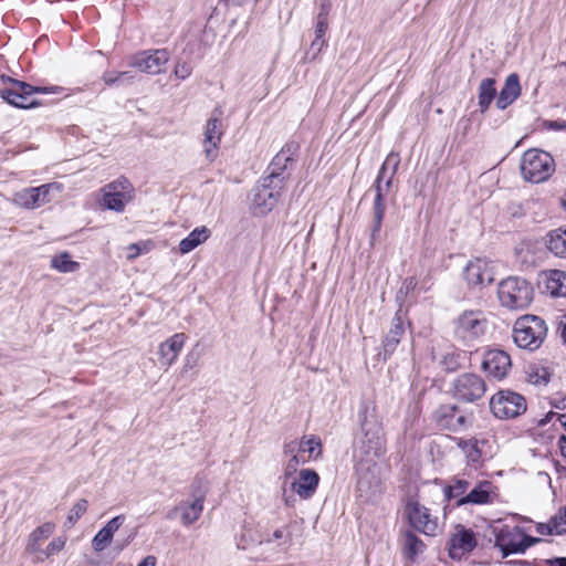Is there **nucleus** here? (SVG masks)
I'll use <instances>...</instances> for the list:
<instances>
[{
	"mask_svg": "<svg viewBox=\"0 0 566 566\" xmlns=\"http://www.w3.org/2000/svg\"><path fill=\"white\" fill-rule=\"evenodd\" d=\"M360 432L355 440V459H380L386 452V439L380 419L367 408L359 413Z\"/></svg>",
	"mask_w": 566,
	"mask_h": 566,
	"instance_id": "nucleus-1",
	"label": "nucleus"
},
{
	"mask_svg": "<svg viewBox=\"0 0 566 566\" xmlns=\"http://www.w3.org/2000/svg\"><path fill=\"white\" fill-rule=\"evenodd\" d=\"M546 335V323L538 316L524 315L515 321L513 339L520 348L534 352L541 347Z\"/></svg>",
	"mask_w": 566,
	"mask_h": 566,
	"instance_id": "nucleus-2",
	"label": "nucleus"
},
{
	"mask_svg": "<svg viewBox=\"0 0 566 566\" xmlns=\"http://www.w3.org/2000/svg\"><path fill=\"white\" fill-rule=\"evenodd\" d=\"M555 167V160L551 154L535 148L523 154L520 165L524 180L532 184L546 181L554 174Z\"/></svg>",
	"mask_w": 566,
	"mask_h": 566,
	"instance_id": "nucleus-3",
	"label": "nucleus"
},
{
	"mask_svg": "<svg viewBox=\"0 0 566 566\" xmlns=\"http://www.w3.org/2000/svg\"><path fill=\"white\" fill-rule=\"evenodd\" d=\"M533 287L522 277L510 276L502 280L497 287L500 303L510 310H524L533 301Z\"/></svg>",
	"mask_w": 566,
	"mask_h": 566,
	"instance_id": "nucleus-4",
	"label": "nucleus"
},
{
	"mask_svg": "<svg viewBox=\"0 0 566 566\" xmlns=\"http://www.w3.org/2000/svg\"><path fill=\"white\" fill-rule=\"evenodd\" d=\"M400 158L397 153H389L382 163L370 190L375 192L373 212L386 213V199L392 187V179L398 170Z\"/></svg>",
	"mask_w": 566,
	"mask_h": 566,
	"instance_id": "nucleus-5",
	"label": "nucleus"
},
{
	"mask_svg": "<svg viewBox=\"0 0 566 566\" xmlns=\"http://www.w3.org/2000/svg\"><path fill=\"white\" fill-rule=\"evenodd\" d=\"M357 460V492L359 497L371 501L381 493L382 476L379 459H356Z\"/></svg>",
	"mask_w": 566,
	"mask_h": 566,
	"instance_id": "nucleus-6",
	"label": "nucleus"
},
{
	"mask_svg": "<svg viewBox=\"0 0 566 566\" xmlns=\"http://www.w3.org/2000/svg\"><path fill=\"white\" fill-rule=\"evenodd\" d=\"M488 319L480 311H465L454 322V336L464 345L471 346L486 333Z\"/></svg>",
	"mask_w": 566,
	"mask_h": 566,
	"instance_id": "nucleus-7",
	"label": "nucleus"
},
{
	"mask_svg": "<svg viewBox=\"0 0 566 566\" xmlns=\"http://www.w3.org/2000/svg\"><path fill=\"white\" fill-rule=\"evenodd\" d=\"M11 86L1 90V97L9 104L19 108L36 107L40 103L33 98L35 93H53V88L33 86L25 82L9 78Z\"/></svg>",
	"mask_w": 566,
	"mask_h": 566,
	"instance_id": "nucleus-8",
	"label": "nucleus"
},
{
	"mask_svg": "<svg viewBox=\"0 0 566 566\" xmlns=\"http://www.w3.org/2000/svg\"><path fill=\"white\" fill-rule=\"evenodd\" d=\"M490 409L496 418H515L526 410V401L520 394L510 390L500 391L491 398Z\"/></svg>",
	"mask_w": 566,
	"mask_h": 566,
	"instance_id": "nucleus-9",
	"label": "nucleus"
},
{
	"mask_svg": "<svg viewBox=\"0 0 566 566\" xmlns=\"http://www.w3.org/2000/svg\"><path fill=\"white\" fill-rule=\"evenodd\" d=\"M103 197L101 205L116 212H123L126 203L132 201L134 196V188L132 184L125 179H118L106 185L103 189Z\"/></svg>",
	"mask_w": 566,
	"mask_h": 566,
	"instance_id": "nucleus-10",
	"label": "nucleus"
},
{
	"mask_svg": "<svg viewBox=\"0 0 566 566\" xmlns=\"http://www.w3.org/2000/svg\"><path fill=\"white\" fill-rule=\"evenodd\" d=\"M283 187L277 181L273 182L269 178H261L254 189L252 200L255 213L266 214L272 211L281 198Z\"/></svg>",
	"mask_w": 566,
	"mask_h": 566,
	"instance_id": "nucleus-11",
	"label": "nucleus"
},
{
	"mask_svg": "<svg viewBox=\"0 0 566 566\" xmlns=\"http://www.w3.org/2000/svg\"><path fill=\"white\" fill-rule=\"evenodd\" d=\"M486 390L484 380L475 374H462L453 382V396L464 402L481 399Z\"/></svg>",
	"mask_w": 566,
	"mask_h": 566,
	"instance_id": "nucleus-12",
	"label": "nucleus"
},
{
	"mask_svg": "<svg viewBox=\"0 0 566 566\" xmlns=\"http://www.w3.org/2000/svg\"><path fill=\"white\" fill-rule=\"evenodd\" d=\"M406 513L411 526L424 535L434 536L438 532V518L432 517L430 510L416 501H409Z\"/></svg>",
	"mask_w": 566,
	"mask_h": 566,
	"instance_id": "nucleus-13",
	"label": "nucleus"
},
{
	"mask_svg": "<svg viewBox=\"0 0 566 566\" xmlns=\"http://www.w3.org/2000/svg\"><path fill=\"white\" fill-rule=\"evenodd\" d=\"M168 61L169 53L167 50H148L134 55L130 65L140 72L159 74L165 71Z\"/></svg>",
	"mask_w": 566,
	"mask_h": 566,
	"instance_id": "nucleus-14",
	"label": "nucleus"
},
{
	"mask_svg": "<svg viewBox=\"0 0 566 566\" xmlns=\"http://www.w3.org/2000/svg\"><path fill=\"white\" fill-rule=\"evenodd\" d=\"M434 420L441 429L461 431L472 423V417L460 413L455 405H443L434 411Z\"/></svg>",
	"mask_w": 566,
	"mask_h": 566,
	"instance_id": "nucleus-15",
	"label": "nucleus"
},
{
	"mask_svg": "<svg viewBox=\"0 0 566 566\" xmlns=\"http://www.w3.org/2000/svg\"><path fill=\"white\" fill-rule=\"evenodd\" d=\"M493 533L494 546L502 552L503 557L511 554H523L521 527L503 525L494 528Z\"/></svg>",
	"mask_w": 566,
	"mask_h": 566,
	"instance_id": "nucleus-16",
	"label": "nucleus"
},
{
	"mask_svg": "<svg viewBox=\"0 0 566 566\" xmlns=\"http://www.w3.org/2000/svg\"><path fill=\"white\" fill-rule=\"evenodd\" d=\"M222 114V109L220 107H216L206 124L203 144L206 156L210 161L216 158L217 150L223 135L221 120Z\"/></svg>",
	"mask_w": 566,
	"mask_h": 566,
	"instance_id": "nucleus-17",
	"label": "nucleus"
},
{
	"mask_svg": "<svg viewBox=\"0 0 566 566\" xmlns=\"http://www.w3.org/2000/svg\"><path fill=\"white\" fill-rule=\"evenodd\" d=\"M510 355L502 349H490L484 354L482 368L491 377L503 379L511 370Z\"/></svg>",
	"mask_w": 566,
	"mask_h": 566,
	"instance_id": "nucleus-18",
	"label": "nucleus"
},
{
	"mask_svg": "<svg viewBox=\"0 0 566 566\" xmlns=\"http://www.w3.org/2000/svg\"><path fill=\"white\" fill-rule=\"evenodd\" d=\"M476 546V538L473 531L458 525L449 541V555L452 559H461V557Z\"/></svg>",
	"mask_w": 566,
	"mask_h": 566,
	"instance_id": "nucleus-19",
	"label": "nucleus"
},
{
	"mask_svg": "<svg viewBox=\"0 0 566 566\" xmlns=\"http://www.w3.org/2000/svg\"><path fill=\"white\" fill-rule=\"evenodd\" d=\"M53 186V184H46L35 188L22 189L14 193L12 200L21 208L36 209L50 201L49 193Z\"/></svg>",
	"mask_w": 566,
	"mask_h": 566,
	"instance_id": "nucleus-20",
	"label": "nucleus"
},
{
	"mask_svg": "<svg viewBox=\"0 0 566 566\" xmlns=\"http://www.w3.org/2000/svg\"><path fill=\"white\" fill-rule=\"evenodd\" d=\"M187 336L184 333H176L158 347V358L163 366L168 369L178 358L182 350Z\"/></svg>",
	"mask_w": 566,
	"mask_h": 566,
	"instance_id": "nucleus-21",
	"label": "nucleus"
},
{
	"mask_svg": "<svg viewBox=\"0 0 566 566\" xmlns=\"http://www.w3.org/2000/svg\"><path fill=\"white\" fill-rule=\"evenodd\" d=\"M464 277L473 286L490 284L494 280L491 264L482 259H475L468 263Z\"/></svg>",
	"mask_w": 566,
	"mask_h": 566,
	"instance_id": "nucleus-22",
	"label": "nucleus"
},
{
	"mask_svg": "<svg viewBox=\"0 0 566 566\" xmlns=\"http://www.w3.org/2000/svg\"><path fill=\"white\" fill-rule=\"evenodd\" d=\"M319 476L311 469H304L300 471L298 478L292 482V491L296 493L301 499H311L318 486Z\"/></svg>",
	"mask_w": 566,
	"mask_h": 566,
	"instance_id": "nucleus-23",
	"label": "nucleus"
},
{
	"mask_svg": "<svg viewBox=\"0 0 566 566\" xmlns=\"http://www.w3.org/2000/svg\"><path fill=\"white\" fill-rule=\"evenodd\" d=\"M457 446L464 452L468 462L479 464L488 455V441L485 439H457Z\"/></svg>",
	"mask_w": 566,
	"mask_h": 566,
	"instance_id": "nucleus-24",
	"label": "nucleus"
},
{
	"mask_svg": "<svg viewBox=\"0 0 566 566\" xmlns=\"http://www.w3.org/2000/svg\"><path fill=\"white\" fill-rule=\"evenodd\" d=\"M522 87L520 84V77L516 73L510 74L504 82L497 99L496 107L501 111L507 108L513 104L521 95Z\"/></svg>",
	"mask_w": 566,
	"mask_h": 566,
	"instance_id": "nucleus-25",
	"label": "nucleus"
},
{
	"mask_svg": "<svg viewBox=\"0 0 566 566\" xmlns=\"http://www.w3.org/2000/svg\"><path fill=\"white\" fill-rule=\"evenodd\" d=\"M492 502V483L490 481L479 482L465 496L457 501V506L465 504H489Z\"/></svg>",
	"mask_w": 566,
	"mask_h": 566,
	"instance_id": "nucleus-26",
	"label": "nucleus"
},
{
	"mask_svg": "<svg viewBox=\"0 0 566 566\" xmlns=\"http://www.w3.org/2000/svg\"><path fill=\"white\" fill-rule=\"evenodd\" d=\"M403 335H405L403 322H402L401 317L398 314H396L391 321V328L389 329L388 334L386 335V337L382 342L385 357L391 355L396 350V348Z\"/></svg>",
	"mask_w": 566,
	"mask_h": 566,
	"instance_id": "nucleus-27",
	"label": "nucleus"
},
{
	"mask_svg": "<svg viewBox=\"0 0 566 566\" xmlns=\"http://www.w3.org/2000/svg\"><path fill=\"white\" fill-rule=\"evenodd\" d=\"M176 510L181 512V523L185 526L193 524L203 510V495H198L193 501L181 503Z\"/></svg>",
	"mask_w": 566,
	"mask_h": 566,
	"instance_id": "nucleus-28",
	"label": "nucleus"
},
{
	"mask_svg": "<svg viewBox=\"0 0 566 566\" xmlns=\"http://www.w3.org/2000/svg\"><path fill=\"white\" fill-rule=\"evenodd\" d=\"M210 237V230L202 226L193 229L187 238L182 239L179 243V252L187 254L195 250L198 245L206 242Z\"/></svg>",
	"mask_w": 566,
	"mask_h": 566,
	"instance_id": "nucleus-29",
	"label": "nucleus"
},
{
	"mask_svg": "<svg viewBox=\"0 0 566 566\" xmlns=\"http://www.w3.org/2000/svg\"><path fill=\"white\" fill-rule=\"evenodd\" d=\"M546 291L555 297L566 296V272L560 270H551L546 274Z\"/></svg>",
	"mask_w": 566,
	"mask_h": 566,
	"instance_id": "nucleus-30",
	"label": "nucleus"
},
{
	"mask_svg": "<svg viewBox=\"0 0 566 566\" xmlns=\"http://www.w3.org/2000/svg\"><path fill=\"white\" fill-rule=\"evenodd\" d=\"M426 549V544L413 532L406 531L402 535V553L410 559L415 560L416 557L422 554Z\"/></svg>",
	"mask_w": 566,
	"mask_h": 566,
	"instance_id": "nucleus-31",
	"label": "nucleus"
},
{
	"mask_svg": "<svg viewBox=\"0 0 566 566\" xmlns=\"http://www.w3.org/2000/svg\"><path fill=\"white\" fill-rule=\"evenodd\" d=\"M495 80L488 77L481 81L479 85V106L482 113L486 112L496 96Z\"/></svg>",
	"mask_w": 566,
	"mask_h": 566,
	"instance_id": "nucleus-32",
	"label": "nucleus"
},
{
	"mask_svg": "<svg viewBox=\"0 0 566 566\" xmlns=\"http://www.w3.org/2000/svg\"><path fill=\"white\" fill-rule=\"evenodd\" d=\"M55 530V524L51 522H46L41 526L36 527L29 536L28 541V551L31 553H35L39 551L40 542L44 538L50 537Z\"/></svg>",
	"mask_w": 566,
	"mask_h": 566,
	"instance_id": "nucleus-33",
	"label": "nucleus"
},
{
	"mask_svg": "<svg viewBox=\"0 0 566 566\" xmlns=\"http://www.w3.org/2000/svg\"><path fill=\"white\" fill-rule=\"evenodd\" d=\"M547 248L556 256L566 258V229L552 231L548 234Z\"/></svg>",
	"mask_w": 566,
	"mask_h": 566,
	"instance_id": "nucleus-34",
	"label": "nucleus"
},
{
	"mask_svg": "<svg viewBox=\"0 0 566 566\" xmlns=\"http://www.w3.org/2000/svg\"><path fill=\"white\" fill-rule=\"evenodd\" d=\"M287 165V159L277 153L268 167L269 175L264 178H269L273 182L277 181L284 186V177H282V174L286 169Z\"/></svg>",
	"mask_w": 566,
	"mask_h": 566,
	"instance_id": "nucleus-35",
	"label": "nucleus"
},
{
	"mask_svg": "<svg viewBox=\"0 0 566 566\" xmlns=\"http://www.w3.org/2000/svg\"><path fill=\"white\" fill-rule=\"evenodd\" d=\"M51 266L62 273H73L78 270L80 263L72 261L67 252H63L52 258Z\"/></svg>",
	"mask_w": 566,
	"mask_h": 566,
	"instance_id": "nucleus-36",
	"label": "nucleus"
},
{
	"mask_svg": "<svg viewBox=\"0 0 566 566\" xmlns=\"http://www.w3.org/2000/svg\"><path fill=\"white\" fill-rule=\"evenodd\" d=\"M470 486V482L465 479L455 478L453 482L444 489V496L447 500L465 496V492Z\"/></svg>",
	"mask_w": 566,
	"mask_h": 566,
	"instance_id": "nucleus-37",
	"label": "nucleus"
},
{
	"mask_svg": "<svg viewBox=\"0 0 566 566\" xmlns=\"http://www.w3.org/2000/svg\"><path fill=\"white\" fill-rule=\"evenodd\" d=\"M527 379L535 386H546L551 380V373L545 367L533 366L528 368Z\"/></svg>",
	"mask_w": 566,
	"mask_h": 566,
	"instance_id": "nucleus-38",
	"label": "nucleus"
},
{
	"mask_svg": "<svg viewBox=\"0 0 566 566\" xmlns=\"http://www.w3.org/2000/svg\"><path fill=\"white\" fill-rule=\"evenodd\" d=\"M103 81L106 85H125L132 83L134 75L130 72L107 71L103 74Z\"/></svg>",
	"mask_w": 566,
	"mask_h": 566,
	"instance_id": "nucleus-39",
	"label": "nucleus"
},
{
	"mask_svg": "<svg viewBox=\"0 0 566 566\" xmlns=\"http://www.w3.org/2000/svg\"><path fill=\"white\" fill-rule=\"evenodd\" d=\"M301 453H308V459H316L321 454V440L317 437L311 436L301 440Z\"/></svg>",
	"mask_w": 566,
	"mask_h": 566,
	"instance_id": "nucleus-40",
	"label": "nucleus"
},
{
	"mask_svg": "<svg viewBox=\"0 0 566 566\" xmlns=\"http://www.w3.org/2000/svg\"><path fill=\"white\" fill-rule=\"evenodd\" d=\"M88 502L85 499L78 500L70 510L67 517H66V524L69 526H73L81 517L82 515L87 511Z\"/></svg>",
	"mask_w": 566,
	"mask_h": 566,
	"instance_id": "nucleus-41",
	"label": "nucleus"
},
{
	"mask_svg": "<svg viewBox=\"0 0 566 566\" xmlns=\"http://www.w3.org/2000/svg\"><path fill=\"white\" fill-rule=\"evenodd\" d=\"M385 213L373 212V220L370 224L369 244L375 247L380 235Z\"/></svg>",
	"mask_w": 566,
	"mask_h": 566,
	"instance_id": "nucleus-42",
	"label": "nucleus"
},
{
	"mask_svg": "<svg viewBox=\"0 0 566 566\" xmlns=\"http://www.w3.org/2000/svg\"><path fill=\"white\" fill-rule=\"evenodd\" d=\"M113 536H111L105 530H99L97 534L92 539V547L95 552L104 551L112 542Z\"/></svg>",
	"mask_w": 566,
	"mask_h": 566,
	"instance_id": "nucleus-43",
	"label": "nucleus"
},
{
	"mask_svg": "<svg viewBox=\"0 0 566 566\" xmlns=\"http://www.w3.org/2000/svg\"><path fill=\"white\" fill-rule=\"evenodd\" d=\"M307 460L304 458V455L302 453H298V454H292V457H290L286 462H285V468H284V474L285 476H291L293 475L298 467L303 463H305Z\"/></svg>",
	"mask_w": 566,
	"mask_h": 566,
	"instance_id": "nucleus-44",
	"label": "nucleus"
},
{
	"mask_svg": "<svg viewBox=\"0 0 566 566\" xmlns=\"http://www.w3.org/2000/svg\"><path fill=\"white\" fill-rule=\"evenodd\" d=\"M65 543H66V537H63V536L56 537L46 546V548L42 552V554L46 558H49L50 556L62 551L63 547L65 546Z\"/></svg>",
	"mask_w": 566,
	"mask_h": 566,
	"instance_id": "nucleus-45",
	"label": "nucleus"
},
{
	"mask_svg": "<svg viewBox=\"0 0 566 566\" xmlns=\"http://www.w3.org/2000/svg\"><path fill=\"white\" fill-rule=\"evenodd\" d=\"M553 527L556 530V534L562 535L566 533V506L559 511L558 514L552 517Z\"/></svg>",
	"mask_w": 566,
	"mask_h": 566,
	"instance_id": "nucleus-46",
	"label": "nucleus"
},
{
	"mask_svg": "<svg viewBox=\"0 0 566 566\" xmlns=\"http://www.w3.org/2000/svg\"><path fill=\"white\" fill-rule=\"evenodd\" d=\"M298 149H300V145L296 142L291 140V142H287L282 147V149L279 151V154L282 155V157H285L289 163H292L294 160V156L297 154Z\"/></svg>",
	"mask_w": 566,
	"mask_h": 566,
	"instance_id": "nucleus-47",
	"label": "nucleus"
},
{
	"mask_svg": "<svg viewBox=\"0 0 566 566\" xmlns=\"http://www.w3.org/2000/svg\"><path fill=\"white\" fill-rule=\"evenodd\" d=\"M125 515H117L113 517L104 527L111 536H114V533L118 531V528L124 524Z\"/></svg>",
	"mask_w": 566,
	"mask_h": 566,
	"instance_id": "nucleus-48",
	"label": "nucleus"
},
{
	"mask_svg": "<svg viewBox=\"0 0 566 566\" xmlns=\"http://www.w3.org/2000/svg\"><path fill=\"white\" fill-rule=\"evenodd\" d=\"M302 447L301 441L293 440L286 442L283 447V454L289 458L292 457V454H298L301 453Z\"/></svg>",
	"mask_w": 566,
	"mask_h": 566,
	"instance_id": "nucleus-49",
	"label": "nucleus"
},
{
	"mask_svg": "<svg viewBox=\"0 0 566 566\" xmlns=\"http://www.w3.org/2000/svg\"><path fill=\"white\" fill-rule=\"evenodd\" d=\"M198 360L199 354H195L193 352L188 353L185 357V363L181 373L186 374L189 370H191L197 365Z\"/></svg>",
	"mask_w": 566,
	"mask_h": 566,
	"instance_id": "nucleus-50",
	"label": "nucleus"
},
{
	"mask_svg": "<svg viewBox=\"0 0 566 566\" xmlns=\"http://www.w3.org/2000/svg\"><path fill=\"white\" fill-rule=\"evenodd\" d=\"M192 72V67L190 64L188 63H178L175 67V75L178 77V78H181V80H185L187 78L188 76H190Z\"/></svg>",
	"mask_w": 566,
	"mask_h": 566,
	"instance_id": "nucleus-51",
	"label": "nucleus"
},
{
	"mask_svg": "<svg viewBox=\"0 0 566 566\" xmlns=\"http://www.w3.org/2000/svg\"><path fill=\"white\" fill-rule=\"evenodd\" d=\"M327 18H324V13H318L317 23L315 27V35H318V38H324L327 30Z\"/></svg>",
	"mask_w": 566,
	"mask_h": 566,
	"instance_id": "nucleus-52",
	"label": "nucleus"
},
{
	"mask_svg": "<svg viewBox=\"0 0 566 566\" xmlns=\"http://www.w3.org/2000/svg\"><path fill=\"white\" fill-rule=\"evenodd\" d=\"M285 539V542H291V535L290 534H285L283 530H275L271 536H268L266 538L262 539L260 543H271L273 541H280V539Z\"/></svg>",
	"mask_w": 566,
	"mask_h": 566,
	"instance_id": "nucleus-53",
	"label": "nucleus"
},
{
	"mask_svg": "<svg viewBox=\"0 0 566 566\" xmlns=\"http://www.w3.org/2000/svg\"><path fill=\"white\" fill-rule=\"evenodd\" d=\"M536 532L541 535H552L556 534L555 527H553V520L548 523H538L536 526Z\"/></svg>",
	"mask_w": 566,
	"mask_h": 566,
	"instance_id": "nucleus-54",
	"label": "nucleus"
},
{
	"mask_svg": "<svg viewBox=\"0 0 566 566\" xmlns=\"http://www.w3.org/2000/svg\"><path fill=\"white\" fill-rule=\"evenodd\" d=\"M521 538H522V548L523 553L531 546L535 545L536 543L541 542V538L538 537H532L530 535L524 534L523 530L521 528Z\"/></svg>",
	"mask_w": 566,
	"mask_h": 566,
	"instance_id": "nucleus-55",
	"label": "nucleus"
},
{
	"mask_svg": "<svg viewBox=\"0 0 566 566\" xmlns=\"http://www.w3.org/2000/svg\"><path fill=\"white\" fill-rule=\"evenodd\" d=\"M324 45H325L324 38H318V35H315V39L313 40V42L311 44V51H313V55L316 56L322 51Z\"/></svg>",
	"mask_w": 566,
	"mask_h": 566,
	"instance_id": "nucleus-56",
	"label": "nucleus"
},
{
	"mask_svg": "<svg viewBox=\"0 0 566 566\" xmlns=\"http://www.w3.org/2000/svg\"><path fill=\"white\" fill-rule=\"evenodd\" d=\"M127 251H128L127 258L130 260L135 259L142 253L140 244L139 243L129 244L127 247Z\"/></svg>",
	"mask_w": 566,
	"mask_h": 566,
	"instance_id": "nucleus-57",
	"label": "nucleus"
},
{
	"mask_svg": "<svg viewBox=\"0 0 566 566\" xmlns=\"http://www.w3.org/2000/svg\"><path fill=\"white\" fill-rule=\"evenodd\" d=\"M560 337L563 338L565 345H566V315L562 316L559 321V327H558Z\"/></svg>",
	"mask_w": 566,
	"mask_h": 566,
	"instance_id": "nucleus-58",
	"label": "nucleus"
},
{
	"mask_svg": "<svg viewBox=\"0 0 566 566\" xmlns=\"http://www.w3.org/2000/svg\"><path fill=\"white\" fill-rule=\"evenodd\" d=\"M546 563L549 566H566V557H555L547 559Z\"/></svg>",
	"mask_w": 566,
	"mask_h": 566,
	"instance_id": "nucleus-59",
	"label": "nucleus"
},
{
	"mask_svg": "<svg viewBox=\"0 0 566 566\" xmlns=\"http://www.w3.org/2000/svg\"><path fill=\"white\" fill-rule=\"evenodd\" d=\"M417 285V280L415 277H407L405 281H403V284L402 286L406 289V291H410V290H413Z\"/></svg>",
	"mask_w": 566,
	"mask_h": 566,
	"instance_id": "nucleus-60",
	"label": "nucleus"
},
{
	"mask_svg": "<svg viewBox=\"0 0 566 566\" xmlns=\"http://www.w3.org/2000/svg\"><path fill=\"white\" fill-rule=\"evenodd\" d=\"M137 566H156V558L155 556L148 555Z\"/></svg>",
	"mask_w": 566,
	"mask_h": 566,
	"instance_id": "nucleus-61",
	"label": "nucleus"
},
{
	"mask_svg": "<svg viewBox=\"0 0 566 566\" xmlns=\"http://www.w3.org/2000/svg\"><path fill=\"white\" fill-rule=\"evenodd\" d=\"M558 444H559L560 453L564 457V459L566 460V436H562L559 438Z\"/></svg>",
	"mask_w": 566,
	"mask_h": 566,
	"instance_id": "nucleus-62",
	"label": "nucleus"
},
{
	"mask_svg": "<svg viewBox=\"0 0 566 566\" xmlns=\"http://www.w3.org/2000/svg\"><path fill=\"white\" fill-rule=\"evenodd\" d=\"M331 4L328 2H324L321 4L319 13H324V18H327L329 12Z\"/></svg>",
	"mask_w": 566,
	"mask_h": 566,
	"instance_id": "nucleus-63",
	"label": "nucleus"
},
{
	"mask_svg": "<svg viewBox=\"0 0 566 566\" xmlns=\"http://www.w3.org/2000/svg\"><path fill=\"white\" fill-rule=\"evenodd\" d=\"M558 420H559L560 424H562V426L565 428V430H566V413H564V415H559V416H558Z\"/></svg>",
	"mask_w": 566,
	"mask_h": 566,
	"instance_id": "nucleus-64",
	"label": "nucleus"
}]
</instances>
